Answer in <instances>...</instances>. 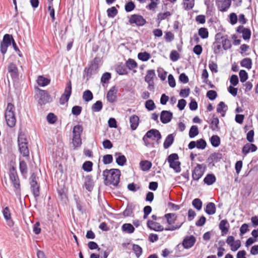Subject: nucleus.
<instances>
[{
	"instance_id": "1",
	"label": "nucleus",
	"mask_w": 258,
	"mask_h": 258,
	"mask_svg": "<svg viewBox=\"0 0 258 258\" xmlns=\"http://www.w3.org/2000/svg\"><path fill=\"white\" fill-rule=\"evenodd\" d=\"M120 174V171L118 169H105L103 172L105 184L117 186L119 182Z\"/></svg>"
},
{
	"instance_id": "2",
	"label": "nucleus",
	"mask_w": 258,
	"mask_h": 258,
	"mask_svg": "<svg viewBox=\"0 0 258 258\" xmlns=\"http://www.w3.org/2000/svg\"><path fill=\"white\" fill-rule=\"evenodd\" d=\"M18 144L19 150L21 154L22 155L23 157H29V150L28 147V141L24 134H19L18 137Z\"/></svg>"
},
{
	"instance_id": "3",
	"label": "nucleus",
	"mask_w": 258,
	"mask_h": 258,
	"mask_svg": "<svg viewBox=\"0 0 258 258\" xmlns=\"http://www.w3.org/2000/svg\"><path fill=\"white\" fill-rule=\"evenodd\" d=\"M38 177L34 172L31 173L29 179L31 191L36 200L39 197L40 191V184L38 182Z\"/></svg>"
},
{
	"instance_id": "4",
	"label": "nucleus",
	"mask_w": 258,
	"mask_h": 258,
	"mask_svg": "<svg viewBox=\"0 0 258 258\" xmlns=\"http://www.w3.org/2000/svg\"><path fill=\"white\" fill-rule=\"evenodd\" d=\"M178 159L179 156L176 153L171 154L167 158V161L169 164V167L173 169L176 173H179L181 171V163L178 161Z\"/></svg>"
},
{
	"instance_id": "5",
	"label": "nucleus",
	"mask_w": 258,
	"mask_h": 258,
	"mask_svg": "<svg viewBox=\"0 0 258 258\" xmlns=\"http://www.w3.org/2000/svg\"><path fill=\"white\" fill-rule=\"evenodd\" d=\"M72 83L71 81L68 82L66 84V86L64 90V92L61 95L59 102L60 105H64L67 103L70 98L72 94Z\"/></svg>"
},
{
	"instance_id": "6",
	"label": "nucleus",
	"mask_w": 258,
	"mask_h": 258,
	"mask_svg": "<svg viewBox=\"0 0 258 258\" xmlns=\"http://www.w3.org/2000/svg\"><path fill=\"white\" fill-rule=\"evenodd\" d=\"M10 179L11 180L14 187L16 188L17 195L20 194V183L16 168L12 167L10 170Z\"/></svg>"
},
{
	"instance_id": "7",
	"label": "nucleus",
	"mask_w": 258,
	"mask_h": 258,
	"mask_svg": "<svg viewBox=\"0 0 258 258\" xmlns=\"http://www.w3.org/2000/svg\"><path fill=\"white\" fill-rule=\"evenodd\" d=\"M38 103L41 105H45L52 101V98L50 94L46 90L38 89Z\"/></svg>"
},
{
	"instance_id": "8",
	"label": "nucleus",
	"mask_w": 258,
	"mask_h": 258,
	"mask_svg": "<svg viewBox=\"0 0 258 258\" xmlns=\"http://www.w3.org/2000/svg\"><path fill=\"white\" fill-rule=\"evenodd\" d=\"M128 22L130 24H135L137 26H143L146 23V20L141 15L138 14L132 15L130 18Z\"/></svg>"
},
{
	"instance_id": "9",
	"label": "nucleus",
	"mask_w": 258,
	"mask_h": 258,
	"mask_svg": "<svg viewBox=\"0 0 258 258\" xmlns=\"http://www.w3.org/2000/svg\"><path fill=\"white\" fill-rule=\"evenodd\" d=\"M206 166L203 164H198L192 172V177L195 180H199L203 175Z\"/></svg>"
},
{
	"instance_id": "10",
	"label": "nucleus",
	"mask_w": 258,
	"mask_h": 258,
	"mask_svg": "<svg viewBox=\"0 0 258 258\" xmlns=\"http://www.w3.org/2000/svg\"><path fill=\"white\" fill-rule=\"evenodd\" d=\"M196 242V238L194 235L186 236L182 242V245L184 248L188 249L191 248Z\"/></svg>"
},
{
	"instance_id": "11",
	"label": "nucleus",
	"mask_w": 258,
	"mask_h": 258,
	"mask_svg": "<svg viewBox=\"0 0 258 258\" xmlns=\"http://www.w3.org/2000/svg\"><path fill=\"white\" fill-rule=\"evenodd\" d=\"M100 61L99 58L95 57L91 65L87 69V77H90L92 75L95 74L97 73V71L99 68L98 64Z\"/></svg>"
},
{
	"instance_id": "12",
	"label": "nucleus",
	"mask_w": 258,
	"mask_h": 258,
	"mask_svg": "<svg viewBox=\"0 0 258 258\" xmlns=\"http://www.w3.org/2000/svg\"><path fill=\"white\" fill-rule=\"evenodd\" d=\"M222 158V154L220 153H213L211 154L207 159L209 166H215V163L220 161Z\"/></svg>"
},
{
	"instance_id": "13",
	"label": "nucleus",
	"mask_w": 258,
	"mask_h": 258,
	"mask_svg": "<svg viewBox=\"0 0 258 258\" xmlns=\"http://www.w3.org/2000/svg\"><path fill=\"white\" fill-rule=\"evenodd\" d=\"M173 117V113L170 111L163 110L160 113V120L164 123L169 122Z\"/></svg>"
},
{
	"instance_id": "14",
	"label": "nucleus",
	"mask_w": 258,
	"mask_h": 258,
	"mask_svg": "<svg viewBox=\"0 0 258 258\" xmlns=\"http://www.w3.org/2000/svg\"><path fill=\"white\" fill-rule=\"evenodd\" d=\"M117 89L115 86H113L108 91L106 95V98L107 101L110 103H114L116 101L117 99Z\"/></svg>"
},
{
	"instance_id": "15",
	"label": "nucleus",
	"mask_w": 258,
	"mask_h": 258,
	"mask_svg": "<svg viewBox=\"0 0 258 258\" xmlns=\"http://www.w3.org/2000/svg\"><path fill=\"white\" fill-rule=\"evenodd\" d=\"M220 34H217L215 36V41L213 44L214 53L218 54L222 51L221 39L219 38Z\"/></svg>"
},
{
	"instance_id": "16",
	"label": "nucleus",
	"mask_w": 258,
	"mask_h": 258,
	"mask_svg": "<svg viewBox=\"0 0 258 258\" xmlns=\"http://www.w3.org/2000/svg\"><path fill=\"white\" fill-rule=\"evenodd\" d=\"M146 137L152 140L157 139V141L160 140L162 138V136L160 132L156 129H151L148 131L145 134Z\"/></svg>"
},
{
	"instance_id": "17",
	"label": "nucleus",
	"mask_w": 258,
	"mask_h": 258,
	"mask_svg": "<svg viewBox=\"0 0 258 258\" xmlns=\"http://www.w3.org/2000/svg\"><path fill=\"white\" fill-rule=\"evenodd\" d=\"M216 4L221 12L226 11L230 7L231 0H221L216 2Z\"/></svg>"
},
{
	"instance_id": "18",
	"label": "nucleus",
	"mask_w": 258,
	"mask_h": 258,
	"mask_svg": "<svg viewBox=\"0 0 258 258\" xmlns=\"http://www.w3.org/2000/svg\"><path fill=\"white\" fill-rule=\"evenodd\" d=\"M147 226L151 230L156 231H162L164 227L159 223L149 220L147 221Z\"/></svg>"
},
{
	"instance_id": "19",
	"label": "nucleus",
	"mask_w": 258,
	"mask_h": 258,
	"mask_svg": "<svg viewBox=\"0 0 258 258\" xmlns=\"http://www.w3.org/2000/svg\"><path fill=\"white\" fill-rule=\"evenodd\" d=\"M257 149V147L253 144L247 143L244 145L242 149V153L243 155H246L249 152H255Z\"/></svg>"
},
{
	"instance_id": "20",
	"label": "nucleus",
	"mask_w": 258,
	"mask_h": 258,
	"mask_svg": "<svg viewBox=\"0 0 258 258\" xmlns=\"http://www.w3.org/2000/svg\"><path fill=\"white\" fill-rule=\"evenodd\" d=\"M131 128L132 131L136 130L139 126L140 123V118L136 115H133L130 116L129 119Z\"/></svg>"
},
{
	"instance_id": "21",
	"label": "nucleus",
	"mask_w": 258,
	"mask_h": 258,
	"mask_svg": "<svg viewBox=\"0 0 258 258\" xmlns=\"http://www.w3.org/2000/svg\"><path fill=\"white\" fill-rule=\"evenodd\" d=\"M5 116L8 126L11 128L14 127L16 123L15 114H5Z\"/></svg>"
},
{
	"instance_id": "22",
	"label": "nucleus",
	"mask_w": 258,
	"mask_h": 258,
	"mask_svg": "<svg viewBox=\"0 0 258 258\" xmlns=\"http://www.w3.org/2000/svg\"><path fill=\"white\" fill-rule=\"evenodd\" d=\"M19 169L23 177L26 179L28 173V166L26 162L23 160H20Z\"/></svg>"
},
{
	"instance_id": "23",
	"label": "nucleus",
	"mask_w": 258,
	"mask_h": 258,
	"mask_svg": "<svg viewBox=\"0 0 258 258\" xmlns=\"http://www.w3.org/2000/svg\"><path fill=\"white\" fill-rule=\"evenodd\" d=\"M84 186L86 189L91 191L94 187V182L91 175H87L85 178Z\"/></svg>"
},
{
	"instance_id": "24",
	"label": "nucleus",
	"mask_w": 258,
	"mask_h": 258,
	"mask_svg": "<svg viewBox=\"0 0 258 258\" xmlns=\"http://www.w3.org/2000/svg\"><path fill=\"white\" fill-rule=\"evenodd\" d=\"M219 229L221 230L222 235L226 234L229 231V224L227 220L224 219L220 221L219 223Z\"/></svg>"
},
{
	"instance_id": "25",
	"label": "nucleus",
	"mask_w": 258,
	"mask_h": 258,
	"mask_svg": "<svg viewBox=\"0 0 258 258\" xmlns=\"http://www.w3.org/2000/svg\"><path fill=\"white\" fill-rule=\"evenodd\" d=\"M8 72L12 79H16L18 76V68L16 66L11 63L8 68Z\"/></svg>"
},
{
	"instance_id": "26",
	"label": "nucleus",
	"mask_w": 258,
	"mask_h": 258,
	"mask_svg": "<svg viewBox=\"0 0 258 258\" xmlns=\"http://www.w3.org/2000/svg\"><path fill=\"white\" fill-rule=\"evenodd\" d=\"M155 76V72L154 70H149L147 71V75L145 77V81L148 85L153 83V79Z\"/></svg>"
},
{
	"instance_id": "27",
	"label": "nucleus",
	"mask_w": 258,
	"mask_h": 258,
	"mask_svg": "<svg viewBox=\"0 0 258 258\" xmlns=\"http://www.w3.org/2000/svg\"><path fill=\"white\" fill-rule=\"evenodd\" d=\"M115 156H117L116 158V163L117 164L120 166H124L126 162V159L124 155L121 153L117 152L115 153Z\"/></svg>"
},
{
	"instance_id": "28",
	"label": "nucleus",
	"mask_w": 258,
	"mask_h": 258,
	"mask_svg": "<svg viewBox=\"0 0 258 258\" xmlns=\"http://www.w3.org/2000/svg\"><path fill=\"white\" fill-rule=\"evenodd\" d=\"M174 140V136L173 134H171L168 135L163 143V147L165 149L169 148L173 143Z\"/></svg>"
},
{
	"instance_id": "29",
	"label": "nucleus",
	"mask_w": 258,
	"mask_h": 258,
	"mask_svg": "<svg viewBox=\"0 0 258 258\" xmlns=\"http://www.w3.org/2000/svg\"><path fill=\"white\" fill-rule=\"evenodd\" d=\"M216 208L214 203H208L205 209V212L209 215H212L216 213Z\"/></svg>"
},
{
	"instance_id": "30",
	"label": "nucleus",
	"mask_w": 258,
	"mask_h": 258,
	"mask_svg": "<svg viewBox=\"0 0 258 258\" xmlns=\"http://www.w3.org/2000/svg\"><path fill=\"white\" fill-rule=\"evenodd\" d=\"M50 82V79L43 77V76H39L37 79V83L39 86L41 87H45Z\"/></svg>"
},
{
	"instance_id": "31",
	"label": "nucleus",
	"mask_w": 258,
	"mask_h": 258,
	"mask_svg": "<svg viewBox=\"0 0 258 258\" xmlns=\"http://www.w3.org/2000/svg\"><path fill=\"white\" fill-rule=\"evenodd\" d=\"M219 120L217 117H213V118L211 120V122L210 123V128L213 131H217L219 130Z\"/></svg>"
},
{
	"instance_id": "32",
	"label": "nucleus",
	"mask_w": 258,
	"mask_h": 258,
	"mask_svg": "<svg viewBox=\"0 0 258 258\" xmlns=\"http://www.w3.org/2000/svg\"><path fill=\"white\" fill-rule=\"evenodd\" d=\"M219 38L221 39V43L222 44V48L223 49L227 50L231 48V43L229 39L221 36V35L219 37Z\"/></svg>"
},
{
	"instance_id": "33",
	"label": "nucleus",
	"mask_w": 258,
	"mask_h": 258,
	"mask_svg": "<svg viewBox=\"0 0 258 258\" xmlns=\"http://www.w3.org/2000/svg\"><path fill=\"white\" fill-rule=\"evenodd\" d=\"M216 177L213 174H208L204 179L205 183L208 185L213 184L216 181Z\"/></svg>"
},
{
	"instance_id": "34",
	"label": "nucleus",
	"mask_w": 258,
	"mask_h": 258,
	"mask_svg": "<svg viewBox=\"0 0 258 258\" xmlns=\"http://www.w3.org/2000/svg\"><path fill=\"white\" fill-rule=\"evenodd\" d=\"M115 71L119 75H123L127 74L126 67L123 63H120L116 67Z\"/></svg>"
},
{
	"instance_id": "35",
	"label": "nucleus",
	"mask_w": 258,
	"mask_h": 258,
	"mask_svg": "<svg viewBox=\"0 0 258 258\" xmlns=\"http://www.w3.org/2000/svg\"><path fill=\"white\" fill-rule=\"evenodd\" d=\"M164 217L167 220V223L169 225H172L175 223L177 216L175 213H167L164 215Z\"/></svg>"
},
{
	"instance_id": "36",
	"label": "nucleus",
	"mask_w": 258,
	"mask_h": 258,
	"mask_svg": "<svg viewBox=\"0 0 258 258\" xmlns=\"http://www.w3.org/2000/svg\"><path fill=\"white\" fill-rule=\"evenodd\" d=\"M141 169L144 171H148L152 167V163L148 160H143L140 163Z\"/></svg>"
},
{
	"instance_id": "37",
	"label": "nucleus",
	"mask_w": 258,
	"mask_h": 258,
	"mask_svg": "<svg viewBox=\"0 0 258 258\" xmlns=\"http://www.w3.org/2000/svg\"><path fill=\"white\" fill-rule=\"evenodd\" d=\"M212 146L213 147H217L220 145L221 141L220 137L217 135H213L210 139Z\"/></svg>"
},
{
	"instance_id": "38",
	"label": "nucleus",
	"mask_w": 258,
	"mask_h": 258,
	"mask_svg": "<svg viewBox=\"0 0 258 258\" xmlns=\"http://www.w3.org/2000/svg\"><path fill=\"white\" fill-rule=\"evenodd\" d=\"M122 230L127 233H133L135 231L134 227L130 223H125L122 225Z\"/></svg>"
},
{
	"instance_id": "39",
	"label": "nucleus",
	"mask_w": 258,
	"mask_h": 258,
	"mask_svg": "<svg viewBox=\"0 0 258 258\" xmlns=\"http://www.w3.org/2000/svg\"><path fill=\"white\" fill-rule=\"evenodd\" d=\"M103 108V104L101 101L98 100L95 103H94L92 107L91 110L93 112H99Z\"/></svg>"
},
{
	"instance_id": "40",
	"label": "nucleus",
	"mask_w": 258,
	"mask_h": 258,
	"mask_svg": "<svg viewBox=\"0 0 258 258\" xmlns=\"http://www.w3.org/2000/svg\"><path fill=\"white\" fill-rule=\"evenodd\" d=\"M14 39L12 35L6 34L4 36L3 40L1 42L7 46H9L11 44L13 41H14Z\"/></svg>"
},
{
	"instance_id": "41",
	"label": "nucleus",
	"mask_w": 258,
	"mask_h": 258,
	"mask_svg": "<svg viewBox=\"0 0 258 258\" xmlns=\"http://www.w3.org/2000/svg\"><path fill=\"white\" fill-rule=\"evenodd\" d=\"M83 99L86 102H89L93 98V95L89 90H85L83 94Z\"/></svg>"
},
{
	"instance_id": "42",
	"label": "nucleus",
	"mask_w": 258,
	"mask_h": 258,
	"mask_svg": "<svg viewBox=\"0 0 258 258\" xmlns=\"http://www.w3.org/2000/svg\"><path fill=\"white\" fill-rule=\"evenodd\" d=\"M240 65L247 69H250L252 67V60L250 58H243L240 62Z\"/></svg>"
},
{
	"instance_id": "43",
	"label": "nucleus",
	"mask_w": 258,
	"mask_h": 258,
	"mask_svg": "<svg viewBox=\"0 0 258 258\" xmlns=\"http://www.w3.org/2000/svg\"><path fill=\"white\" fill-rule=\"evenodd\" d=\"M199 134L198 127L197 125H192L189 131V137L190 138H194Z\"/></svg>"
},
{
	"instance_id": "44",
	"label": "nucleus",
	"mask_w": 258,
	"mask_h": 258,
	"mask_svg": "<svg viewBox=\"0 0 258 258\" xmlns=\"http://www.w3.org/2000/svg\"><path fill=\"white\" fill-rule=\"evenodd\" d=\"M138 57L140 60L143 61H146L150 58L151 55L149 53L146 51L140 52L138 54Z\"/></svg>"
},
{
	"instance_id": "45",
	"label": "nucleus",
	"mask_w": 258,
	"mask_h": 258,
	"mask_svg": "<svg viewBox=\"0 0 258 258\" xmlns=\"http://www.w3.org/2000/svg\"><path fill=\"white\" fill-rule=\"evenodd\" d=\"M145 106L148 111H152L156 108L155 104L152 99L147 100L145 102Z\"/></svg>"
},
{
	"instance_id": "46",
	"label": "nucleus",
	"mask_w": 258,
	"mask_h": 258,
	"mask_svg": "<svg viewBox=\"0 0 258 258\" xmlns=\"http://www.w3.org/2000/svg\"><path fill=\"white\" fill-rule=\"evenodd\" d=\"M192 205L198 211H200L202 209L203 203L200 199L196 198L192 201Z\"/></svg>"
},
{
	"instance_id": "47",
	"label": "nucleus",
	"mask_w": 258,
	"mask_h": 258,
	"mask_svg": "<svg viewBox=\"0 0 258 258\" xmlns=\"http://www.w3.org/2000/svg\"><path fill=\"white\" fill-rule=\"evenodd\" d=\"M198 34L202 39H206L209 36L208 29L205 27H202L198 30Z\"/></svg>"
},
{
	"instance_id": "48",
	"label": "nucleus",
	"mask_w": 258,
	"mask_h": 258,
	"mask_svg": "<svg viewBox=\"0 0 258 258\" xmlns=\"http://www.w3.org/2000/svg\"><path fill=\"white\" fill-rule=\"evenodd\" d=\"M133 250L136 255V256L139 258L143 252L142 248L139 245L133 244Z\"/></svg>"
},
{
	"instance_id": "49",
	"label": "nucleus",
	"mask_w": 258,
	"mask_h": 258,
	"mask_svg": "<svg viewBox=\"0 0 258 258\" xmlns=\"http://www.w3.org/2000/svg\"><path fill=\"white\" fill-rule=\"evenodd\" d=\"M227 109L228 107L226 105H225V103L223 101H221L218 104L217 107V112L218 113H226Z\"/></svg>"
},
{
	"instance_id": "50",
	"label": "nucleus",
	"mask_w": 258,
	"mask_h": 258,
	"mask_svg": "<svg viewBox=\"0 0 258 258\" xmlns=\"http://www.w3.org/2000/svg\"><path fill=\"white\" fill-rule=\"evenodd\" d=\"M93 163L90 161H85L83 165L82 169L86 172H91L92 170Z\"/></svg>"
},
{
	"instance_id": "51",
	"label": "nucleus",
	"mask_w": 258,
	"mask_h": 258,
	"mask_svg": "<svg viewBox=\"0 0 258 258\" xmlns=\"http://www.w3.org/2000/svg\"><path fill=\"white\" fill-rule=\"evenodd\" d=\"M111 78V73L109 72H106L103 74L101 78V83L102 85L107 84L108 83L109 80Z\"/></svg>"
},
{
	"instance_id": "52",
	"label": "nucleus",
	"mask_w": 258,
	"mask_h": 258,
	"mask_svg": "<svg viewBox=\"0 0 258 258\" xmlns=\"http://www.w3.org/2000/svg\"><path fill=\"white\" fill-rule=\"evenodd\" d=\"M118 11L115 7H112L107 10V14L109 18L115 17Z\"/></svg>"
},
{
	"instance_id": "53",
	"label": "nucleus",
	"mask_w": 258,
	"mask_h": 258,
	"mask_svg": "<svg viewBox=\"0 0 258 258\" xmlns=\"http://www.w3.org/2000/svg\"><path fill=\"white\" fill-rule=\"evenodd\" d=\"M133 212V207L132 204H128L126 206V209L124 210L122 213L124 217H129L131 216Z\"/></svg>"
},
{
	"instance_id": "54",
	"label": "nucleus",
	"mask_w": 258,
	"mask_h": 258,
	"mask_svg": "<svg viewBox=\"0 0 258 258\" xmlns=\"http://www.w3.org/2000/svg\"><path fill=\"white\" fill-rule=\"evenodd\" d=\"M47 122L50 124H54L57 121V116L53 113H49L46 117Z\"/></svg>"
},
{
	"instance_id": "55",
	"label": "nucleus",
	"mask_w": 258,
	"mask_h": 258,
	"mask_svg": "<svg viewBox=\"0 0 258 258\" xmlns=\"http://www.w3.org/2000/svg\"><path fill=\"white\" fill-rule=\"evenodd\" d=\"M126 68L129 70H132L137 67V62L133 59L129 58L125 63Z\"/></svg>"
},
{
	"instance_id": "56",
	"label": "nucleus",
	"mask_w": 258,
	"mask_h": 258,
	"mask_svg": "<svg viewBox=\"0 0 258 258\" xmlns=\"http://www.w3.org/2000/svg\"><path fill=\"white\" fill-rule=\"evenodd\" d=\"M158 76L162 81H164L166 78L167 72L163 68H158L157 69Z\"/></svg>"
},
{
	"instance_id": "57",
	"label": "nucleus",
	"mask_w": 258,
	"mask_h": 258,
	"mask_svg": "<svg viewBox=\"0 0 258 258\" xmlns=\"http://www.w3.org/2000/svg\"><path fill=\"white\" fill-rule=\"evenodd\" d=\"M73 144L76 147L80 146L82 144L81 136L73 135Z\"/></svg>"
},
{
	"instance_id": "58",
	"label": "nucleus",
	"mask_w": 258,
	"mask_h": 258,
	"mask_svg": "<svg viewBox=\"0 0 258 258\" xmlns=\"http://www.w3.org/2000/svg\"><path fill=\"white\" fill-rule=\"evenodd\" d=\"M15 107L12 103H8L5 111V114H15Z\"/></svg>"
},
{
	"instance_id": "59",
	"label": "nucleus",
	"mask_w": 258,
	"mask_h": 258,
	"mask_svg": "<svg viewBox=\"0 0 258 258\" xmlns=\"http://www.w3.org/2000/svg\"><path fill=\"white\" fill-rule=\"evenodd\" d=\"M135 7L136 6L134 3L130 1L125 5L124 9L126 12H130L133 11Z\"/></svg>"
},
{
	"instance_id": "60",
	"label": "nucleus",
	"mask_w": 258,
	"mask_h": 258,
	"mask_svg": "<svg viewBox=\"0 0 258 258\" xmlns=\"http://www.w3.org/2000/svg\"><path fill=\"white\" fill-rule=\"evenodd\" d=\"M82 132L83 126L81 125L78 124L74 126L73 130V135L81 136Z\"/></svg>"
},
{
	"instance_id": "61",
	"label": "nucleus",
	"mask_w": 258,
	"mask_h": 258,
	"mask_svg": "<svg viewBox=\"0 0 258 258\" xmlns=\"http://www.w3.org/2000/svg\"><path fill=\"white\" fill-rule=\"evenodd\" d=\"M240 82L242 83L245 82L248 79L247 73L243 70H241L239 73Z\"/></svg>"
},
{
	"instance_id": "62",
	"label": "nucleus",
	"mask_w": 258,
	"mask_h": 258,
	"mask_svg": "<svg viewBox=\"0 0 258 258\" xmlns=\"http://www.w3.org/2000/svg\"><path fill=\"white\" fill-rule=\"evenodd\" d=\"M82 111V107L80 106L75 105L72 108V113L76 116L79 115Z\"/></svg>"
},
{
	"instance_id": "63",
	"label": "nucleus",
	"mask_w": 258,
	"mask_h": 258,
	"mask_svg": "<svg viewBox=\"0 0 258 258\" xmlns=\"http://www.w3.org/2000/svg\"><path fill=\"white\" fill-rule=\"evenodd\" d=\"M197 148L198 149H204L207 146V143L206 141L203 139H201L196 141Z\"/></svg>"
},
{
	"instance_id": "64",
	"label": "nucleus",
	"mask_w": 258,
	"mask_h": 258,
	"mask_svg": "<svg viewBox=\"0 0 258 258\" xmlns=\"http://www.w3.org/2000/svg\"><path fill=\"white\" fill-rule=\"evenodd\" d=\"M113 162V156L111 154H106L103 157L104 164H109Z\"/></svg>"
}]
</instances>
